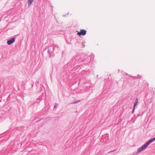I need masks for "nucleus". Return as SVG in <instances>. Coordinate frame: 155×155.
<instances>
[{"mask_svg": "<svg viewBox=\"0 0 155 155\" xmlns=\"http://www.w3.org/2000/svg\"><path fill=\"white\" fill-rule=\"evenodd\" d=\"M150 144V143L148 141L145 144L143 145L140 148L138 149V152H140L142 151H143L144 149H145Z\"/></svg>", "mask_w": 155, "mask_h": 155, "instance_id": "1", "label": "nucleus"}, {"mask_svg": "<svg viewBox=\"0 0 155 155\" xmlns=\"http://www.w3.org/2000/svg\"><path fill=\"white\" fill-rule=\"evenodd\" d=\"M86 31L84 30L81 29L80 31H78L77 34L79 35L84 36L86 35Z\"/></svg>", "mask_w": 155, "mask_h": 155, "instance_id": "2", "label": "nucleus"}, {"mask_svg": "<svg viewBox=\"0 0 155 155\" xmlns=\"http://www.w3.org/2000/svg\"><path fill=\"white\" fill-rule=\"evenodd\" d=\"M15 38H13L11 39L10 40L7 41V43L8 45H10L13 43L15 41Z\"/></svg>", "mask_w": 155, "mask_h": 155, "instance_id": "3", "label": "nucleus"}, {"mask_svg": "<svg viewBox=\"0 0 155 155\" xmlns=\"http://www.w3.org/2000/svg\"><path fill=\"white\" fill-rule=\"evenodd\" d=\"M28 5L29 6L32 4V2L34 1V0H28Z\"/></svg>", "mask_w": 155, "mask_h": 155, "instance_id": "4", "label": "nucleus"}, {"mask_svg": "<svg viewBox=\"0 0 155 155\" xmlns=\"http://www.w3.org/2000/svg\"><path fill=\"white\" fill-rule=\"evenodd\" d=\"M138 99L137 98H136V101L134 103V108H135V107L137 105L138 103Z\"/></svg>", "mask_w": 155, "mask_h": 155, "instance_id": "5", "label": "nucleus"}, {"mask_svg": "<svg viewBox=\"0 0 155 155\" xmlns=\"http://www.w3.org/2000/svg\"><path fill=\"white\" fill-rule=\"evenodd\" d=\"M155 140V137L151 139L150 140H149L148 142H149L150 143L151 142H153V141Z\"/></svg>", "mask_w": 155, "mask_h": 155, "instance_id": "6", "label": "nucleus"}, {"mask_svg": "<svg viewBox=\"0 0 155 155\" xmlns=\"http://www.w3.org/2000/svg\"><path fill=\"white\" fill-rule=\"evenodd\" d=\"M134 109H135V108H134V109L132 111V113H134Z\"/></svg>", "mask_w": 155, "mask_h": 155, "instance_id": "7", "label": "nucleus"}]
</instances>
